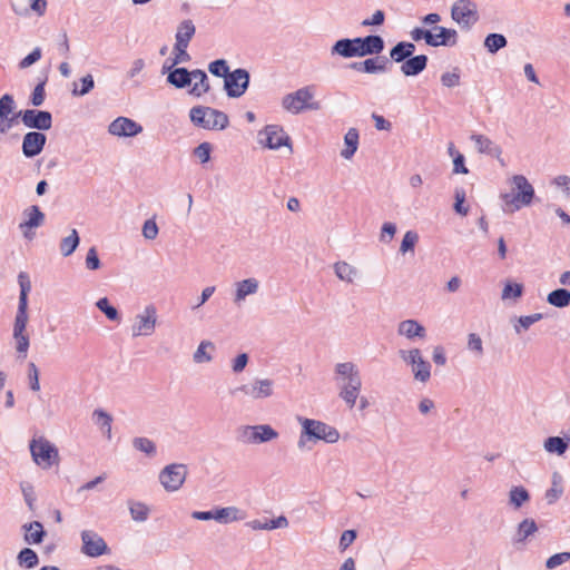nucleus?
<instances>
[{
	"instance_id": "1",
	"label": "nucleus",
	"mask_w": 570,
	"mask_h": 570,
	"mask_svg": "<svg viewBox=\"0 0 570 570\" xmlns=\"http://www.w3.org/2000/svg\"><path fill=\"white\" fill-rule=\"evenodd\" d=\"M297 420L302 426L297 442V446L301 450L306 446L307 442L316 443L318 441H324L326 443H336L340 440V432L337 429L325 422L302 416H298Z\"/></svg>"
},
{
	"instance_id": "2",
	"label": "nucleus",
	"mask_w": 570,
	"mask_h": 570,
	"mask_svg": "<svg viewBox=\"0 0 570 570\" xmlns=\"http://www.w3.org/2000/svg\"><path fill=\"white\" fill-rule=\"evenodd\" d=\"M190 121L207 130H223L229 125L228 116L212 107L195 106L189 110Z\"/></svg>"
},
{
	"instance_id": "3",
	"label": "nucleus",
	"mask_w": 570,
	"mask_h": 570,
	"mask_svg": "<svg viewBox=\"0 0 570 570\" xmlns=\"http://www.w3.org/2000/svg\"><path fill=\"white\" fill-rule=\"evenodd\" d=\"M314 95L313 86L302 87L285 95L282 98V107L293 115H298L304 110H318L321 104L314 100Z\"/></svg>"
},
{
	"instance_id": "4",
	"label": "nucleus",
	"mask_w": 570,
	"mask_h": 570,
	"mask_svg": "<svg viewBox=\"0 0 570 570\" xmlns=\"http://www.w3.org/2000/svg\"><path fill=\"white\" fill-rule=\"evenodd\" d=\"M512 193L503 194L502 199L512 210H519L522 206H529L534 198V188L525 176L514 175L511 178Z\"/></svg>"
},
{
	"instance_id": "5",
	"label": "nucleus",
	"mask_w": 570,
	"mask_h": 570,
	"mask_svg": "<svg viewBox=\"0 0 570 570\" xmlns=\"http://www.w3.org/2000/svg\"><path fill=\"white\" fill-rule=\"evenodd\" d=\"M29 449L32 460L42 469H49L59 461L58 449L43 436L32 439Z\"/></svg>"
},
{
	"instance_id": "6",
	"label": "nucleus",
	"mask_w": 570,
	"mask_h": 570,
	"mask_svg": "<svg viewBox=\"0 0 570 570\" xmlns=\"http://www.w3.org/2000/svg\"><path fill=\"white\" fill-rule=\"evenodd\" d=\"M236 438L244 444H258L277 439L278 433L268 424L242 425L237 429Z\"/></svg>"
},
{
	"instance_id": "7",
	"label": "nucleus",
	"mask_w": 570,
	"mask_h": 570,
	"mask_svg": "<svg viewBox=\"0 0 570 570\" xmlns=\"http://www.w3.org/2000/svg\"><path fill=\"white\" fill-rule=\"evenodd\" d=\"M451 18L461 29L470 30L480 19L478 4L473 0H456L451 8Z\"/></svg>"
},
{
	"instance_id": "8",
	"label": "nucleus",
	"mask_w": 570,
	"mask_h": 570,
	"mask_svg": "<svg viewBox=\"0 0 570 570\" xmlns=\"http://www.w3.org/2000/svg\"><path fill=\"white\" fill-rule=\"evenodd\" d=\"M399 355L404 363L411 365L415 381L426 383L430 380L431 364L423 358L419 348H412L409 351L400 350Z\"/></svg>"
},
{
	"instance_id": "9",
	"label": "nucleus",
	"mask_w": 570,
	"mask_h": 570,
	"mask_svg": "<svg viewBox=\"0 0 570 570\" xmlns=\"http://www.w3.org/2000/svg\"><path fill=\"white\" fill-rule=\"evenodd\" d=\"M188 468L184 463H171L163 468L158 479L167 492L178 491L186 481Z\"/></svg>"
},
{
	"instance_id": "10",
	"label": "nucleus",
	"mask_w": 570,
	"mask_h": 570,
	"mask_svg": "<svg viewBox=\"0 0 570 570\" xmlns=\"http://www.w3.org/2000/svg\"><path fill=\"white\" fill-rule=\"evenodd\" d=\"M18 283L20 286L19 305L14 320L13 332L18 334L24 332L28 323V294L31 291V282L26 272H20L18 275Z\"/></svg>"
},
{
	"instance_id": "11",
	"label": "nucleus",
	"mask_w": 570,
	"mask_h": 570,
	"mask_svg": "<svg viewBox=\"0 0 570 570\" xmlns=\"http://www.w3.org/2000/svg\"><path fill=\"white\" fill-rule=\"evenodd\" d=\"M274 393V381L271 379H255L247 384H243L229 391V394L236 396L243 394L253 400L267 399Z\"/></svg>"
},
{
	"instance_id": "12",
	"label": "nucleus",
	"mask_w": 570,
	"mask_h": 570,
	"mask_svg": "<svg viewBox=\"0 0 570 570\" xmlns=\"http://www.w3.org/2000/svg\"><path fill=\"white\" fill-rule=\"evenodd\" d=\"M157 324V309L150 304L142 312L138 313L131 324V336H150L155 332Z\"/></svg>"
},
{
	"instance_id": "13",
	"label": "nucleus",
	"mask_w": 570,
	"mask_h": 570,
	"mask_svg": "<svg viewBox=\"0 0 570 570\" xmlns=\"http://www.w3.org/2000/svg\"><path fill=\"white\" fill-rule=\"evenodd\" d=\"M250 76L246 69L237 68L224 79V89L229 98L242 97L249 87Z\"/></svg>"
},
{
	"instance_id": "14",
	"label": "nucleus",
	"mask_w": 570,
	"mask_h": 570,
	"mask_svg": "<svg viewBox=\"0 0 570 570\" xmlns=\"http://www.w3.org/2000/svg\"><path fill=\"white\" fill-rule=\"evenodd\" d=\"M81 552L89 558H98L110 552L105 539L94 530L81 531Z\"/></svg>"
},
{
	"instance_id": "15",
	"label": "nucleus",
	"mask_w": 570,
	"mask_h": 570,
	"mask_svg": "<svg viewBox=\"0 0 570 570\" xmlns=\"http://www.w3.org/2000/svg\"><path fill=\"white\" fill-rule=\"evenodd\" d=\"M22 124L35 131L49 130L52 127V115L47 110L26 109L17 114Z\"/></svg>"
},
{
	"instance_id": "16",
	"label": "nucleus",
	"mask_w": 570,
	"mask_h": 570,
	"mask_svg": "<svg viewBox=\"0 0 570 570\" xmlns=\"http://www.w3.org/2000/svg\"><path fill=\"white\" fill-rule=\"evenodd\" d=\"M289 137L278 125H267L258 132V142L268 149H278L289 146Z\"/></svg>"
},
{
	"instance_id": "17",
	"label": "nucleus",
	"mask_w": 570,
	"mask_h": 570,
	"mask_svg": "<svg viewBox=\"0 0 570 570\" xmlns=\"http://www.w3.org/2000/svg\"><path fill=\"white\" fill-rule=\"evenodd\" d=\"M108 132L116 137H135L142 132V127L127 117H118L108 126Z\"/></svg>"
},
{
	"instance_id": "18",
	"label": "nucleus",
	"mask_w": 570,
	"mask_h": 570,
	"mask_svg": "<svg viewBox=\"0 0 570 570\" xmlns=\"http://www.w3.org/2000/svg\"><path fill=\"white\" fill-rule=\"evenodd\" d=\"M357 57L380 55L385 47L384 40L379 35L354 38Z\"/></svg>"
},
{
	"instance_id": "19",
	"label": "nucleus",
	"mask_w": 570,
	"mask_h": 570,
	"mask_svg": "<svg viewBox=\"0 0 570 570\" xmlns=\"http://www.w3.org/2000/svg\"><path fill=\"white\" fill-rule=\"evenodd\" d=\"M374 58H368L364 61H355L348 65V67L355 71L364 73H382L386 72L389 59L385 56L375 55Z\"/></svg>"
},
{
	"instance_id": "20",
	"label": "nucleus",
	"mask_w": 570,
	"mask_h": 570,
	"mask_svg": "<svg viewBox=\"0 0 570 570\" xmlns=\"http://www.w3.org/2000/svg\"><path fill=\"white\" fill-rule=\"evenodd\" d=\"M47 137L40 131H29L22 139V154L27 158L38 156L45 148Z\"/></svg>"
},
{
	"instance_id": "21",
	"label": "nucleus",
	"mask_w": 570,
	"mask_h": 570,
	"mask_svg": "<svg viewBox=\"0 0 570 570\" xmlns=\"http://www.w3.org/2000/svg\"><path fill=\"white\" fill-rule=\"evenodd\" d=\"M338 396L344 401L346 406L352 410L358 399L362 389V379L351 382H341L337 384Z\"/></svg>"
},
{
	"instance_id": "22",
	"label": "nucleus",
	"mask_w": 570,
	"mask_h": 570,
	"mask_svg": "<svg viewBox=\"0 0 570 570\" xmlns=\"http://www.w3.org/2000/svg\"><path fill=\"white\" fill-rule=\"evenodd\" d=\"M235 292L233 302L235 305L239 306L247 296L255 295L259 288L258 279L254 277L245 278L243 281L235 283Z\"/></svg>"
},
{
	"instance_id": "23",
	"label": "nucleus",
	"mask_w": 570,
	"mask_h": 570,
	"mask_svg": "<svg viewBox=\"0 0 570 570\" xmlns=\"http://www.w3.org/2000/svg\"><path fill=\"white\" fill-rule=\"evenodd\" d=\"M334 374L336 384L361 379L360 370L353 362L337 363L334 367Z\"/></svg>"
},
{
	"instance_id": "24",
	"label": "nucleus",
	"mask_w": 570,
	"mask_h": 570,
	"mask_svg": "<svg viewBox=\"0 0 570 570\" xmlns=\"http://www.w3.org/2000/svg\"><path fill=\"white\" fill-rule=\"evenodd\" d=\"M397 334L405 336L407 340L425 338L426 330L415 320H405L399 323Z\"/></svg>"
},
{
	"instance_id": "25",
	"label": "nucleus",
	"mask_w": 570,
	"mask_h": 570,
	"mask_svg": "<svg viewBox=\"0 0 570 570\" xmlns=\"http://www.w3.org/2000/svg\"><path fill=\"white\" fill-rule=\"evenodd\" d=\"M428 61L429 59L425 55H412L401 65V72L405 77L417 76L426 68Z\"/></svg>"
},
{
	"instance_id": "26",
	"label": "nucleus",
	"mask_w": 570,
	"mask_h": 570,
	"mask_svg": "<svg viewBox=\"0 0 570 570\" xmlns=\"http://www.w3.org/2000/svg\"><path fill=\"white\" fill-rule=\"evenodd\" d=\"M471 140L474 141L475 148L480 154H487L500 158L502 149L495 145L489 137L481 134L471 135Z\"/></svg>"
},
{
	"instance_id": "27",
	"label": "nucleus",
	"mask_w": 570,
	"mask_h": 570,
	"mask_svg": "<svg viewBox=\"0 0 570 570\" xmlns=\"http://www.w3.org/2000/svg\"><path fill=\"white\" fill-rule=\"evenodd\" d=\"M434 42L430 43V47L439 46H454L458 39V32L455 29L445 28L442 26H434L433 28Z\"/></svg>"
},
{
	"instance_id": "28",
	"label": "nucleus",
	"mask_w": 570,
	"mask_h": 570,
	"mask_svg": "<svg viewBox=\"0 0 570 570\" xmlns=\"http://www.w3.org/2000/svg\"><path fill=\"white\" fill-rule=\"evenodd\" d=\"M166 80L170 86L177 89H184L191 85L193 75L187 68L177 67L175 70L168 72Z\"/></svg>"
},
{
	"instance_id": "29",
	"label": "nucleus",
	"mask_w": 570,
	"mask_h": 570,
	"mask_svg": "<svg viewBox=\"0 0 570 570\" xmlns=\"http://www.w3.org/2000/svg\"><path fill=\"white\" fill-rule=\"evenodd\" d=\"M22 530H24L23 540L28 544H40L46 537V531L40 521L24 523Z\"/></svg>"
},
{
	"instance_id": "30",
	"label": "nucleus",
	"mask_w": 570,
	"mask_h": 570,
	"mask_svg": "<svg viewBox=\"0 0 570 570\" xmlns=\"http://www.w3.org/2000/svg\"><path fill=\"white\" fill-rule=\"evenodd\" d=\"M333 269L336 277L347 284H353L360 276V271L345 261L336 262Z\"/></svg>"
},
{
	"instance_id": "31",
	"label": "nucleus",
	"mask_w": 570,
	"mask_h": 570,
	"mask_svg": "<svg viewBox=\"0 0 570 570\" xmlns=\"http://www.w3.org/2000/svg\"><path fill=\"white\" fill-rule=\"evenodd\" d=\"M246 517L245 512L237 507H225L215 509V521L222 524H228L235 521H242Z\"/></svg>"
},
{
	"instance_id": "32",
	"label": "nucleus",
	"mask_w": 570,
	"mask_h": 570,
	"mask_svg": "<svg viewBox=\"0 0 570 570\" xmlns=\"http://www.w3.org/2000/svg\"><path fill=\"white\" fill-rule=\"evenodd\" d=\"M194 86L189 90V94L195 97H202L210 90V83L207 73L202 69L191 70Z\"/></svg>"
},
{
	"instance_id": "33",
	"label": "nucleus",
	"mask_w": 570,
	"mask_h": 570,
	"mask_svg": "<svg viewBox=\"0 0 570 570\" xmlns=\"http://www.w3.org/2000/svg\"><path fill=\"white\" fill-rule=\"evenodd\" d=\"M415 52V45L409 41H400L390 50L392 61L403 63Z\"/></svg>"
},
{
	"instance_id": "34",
	"label": "nucleus",
	"mask_w": 570,
	"mask_h": 570,
	"mask_svg": "<svg viewBox=\"0 0 570 570\" xmlns=\"http://www.w3.org/2000/svg\"><path fill=\"white\" fill-rule=\"evenodd\" d=\"M354 39L343 38L337 40L331 48L332 56H341L343 58L357 57Z\"/></svg>"
},
{
	"instance_id": "35",
	"label": "nucleus",
	"mask_w": 570,
	"mask_h": 570,
	"mask_svg": "<svg viewBox=\"0 0 570 570\" xmlns=\"http://www.w3.org/2000/svg\"><path fill=\"white\" fill-rule=\"evenodd\" d=\"M195 32L196 28L194 22L190 19L183 20L177 27L175 45H178L179 47L183 45L188 46L189 41L195 36Z\"/></svg>"
},
{
	"instance_id": "36",
	"label": "nucleus",
	"mask_w": 570,
	"mask_h": 570,
	"mask_svg": "<svg viewBox=\"0 0 570 570\" xmlns=\"http://www.w3.org/2000/svg\"><path fill=\"white\" fill-rule=\"evenodd\" d=\"M28 219L20 223V229H32L41 226L45 222V214L40 210V208L36 205L30 206L23 213Z\"/></svg>"
},
{
	"instance_id": "37",
	"label": "nucleus",
	"mask_w": 570,
	"mask_h": 570,
	"mask_svg": "<svg viewBox=\"0 0 570 570\" xmlns=\"http://www.w3.org/2000/svg\"><path fill=\"white\" fill-rule=\"evenodd\" d=\"M538 531L537 523L533 519H524L518 524L515 535L513 538V542L524 543L525 540L533 535Z\"/></svg>"
},
{
	"instance_id": "38",
	"label": "nucleus",
	"mask_w": 570,
	"mask_h": 570,
	"mask_svg": "<svg viewBox=\"0 0 570 570\" xmlns=\"http://www.w3.org/2000/svg\"><path fill=\"white\" fill-rule=\"evenodd\" d=\"M80 244V237L77 229L72 228L70 234L63 237L59 243L60 254L63 257H68L73 254Z\"/></svg>"
},
{
	"instance_id": "39",
	"label": "nucleus",
	"mask_w": 570,
	"mask_h": 570,
	"mask_svg": "<svg viewBox=\"0 0 570 570\" xmlns=\"http://www.w3.org/2000/svg\"><path fill=\"white\" fill-rule=\"evenodd\" d=\"M530 501L529 491L522 487H512L509 491V504L514 509H520L524 503Z\"/></svg>"
},
{
	"instance_id": "40",
	"label": "nucleus",
	"mask_w": 570,
	"mask_h": 570,
	"mask_svg": "<svg viewBox=\"0 0 570 570\" xmlns=\"http://www.w3.org/2000/svg\"><path fill=\"white\" fill-rule=\"evenodd\" d=\"M345 148L341 151V156L345 159H351L358 147V131L355 128H350L344 137Z\"/></svg>"
},
{
	"instance_id": "41",
	"label": "nucleus",
	"mask_w": 570,
	"mask_h": 570,
	"mask_svg": "<svg viewBox=\"0 0 570 570\" xmlns=\"http://www.w3.org/2000/svg\"><path fill=\"white\" fill-rule=\"evenodd\" d=\"M547 302L558 308H564L570 305V292L566 288H557L547 296Z\"/></svg>"
},
{
	"instance_id": "42",
	"label": "nucleus",
	"mask_w": 570,
	"mask_h": 570,
	"mask_svg": "<svg viewBox=\"0 0 570 570\" xmlns=\"http://www.w3.org/2000/svg\"><path fill=\"white\" fill-rule=\"evenodd\" d=\"M542 317H543V315L541 313H534L531 315L513 317L511 320V322L514 323L513 327H514L515 333L520 334L522 332V330H524V331L528 330L531 325L541 321Z\"/></svg>"
},
{
	"instance_id": "43",
	"label": "nucleus",
	"mask_w": 570,
	"mask_h": 570,
	"mask_svg": "<svg viewBox=\"0 0 570 570\" xmlns=\"http://www.w3.org/2000/svg\"><path fill=\"white\" fill-rule=\"evenodd\" d=\"M543 448L548 453L562 455L568 449V442L560 436H549L544 440Z\"/></svg>"
},
{
	"instance_id": "44",
	"label": "nucleus",
	"mask_w": 570,
	"mask_h": 570,
	"mask_svg": "<svg viewBox=\"0 0 570 570\" xmlns=\"http://www.w3.org/2000/svg\"><path fill=\"white\" fill-rule=\"evenodd\" d=\"M508 40L502 33H489L484 39V47L490 53H495L507 47Z\"/></svg>"
},
{
	"instance_id": "45",
	"label": "nucleus",
	"mask_w": 570,
	"mask_h": 570,
	"mask_svg": "<svg viewBox=\"0 0 570 570\" xmlns=\"http://www.w3.org/2000/svg\"><path fill=\"white\" fill-rule=\"evenodd\" d=\"M17 561L19 566L26 567L27 569H32L38 566L39 558L38 554L31 548H23L19 551L17 556Z\"/></svg>"
},
{
	"instance_id": "46",
	"label": "nucleus",
	"mask_w": 570,
	"mask_h": 570,
	"mask_svg": "<svg viewBox=\"0 0 570 570\" xmlns=\"http://www.w3.org/2000/svg\"><path fill=\"white\" fill-rule=\"evenodd\" d=\"M129 511L132 520L144 522L148 519L149 508L147 504L138 501H128Z\"/></svg>"
},
{
	"instance_id": "47",
	"label": "nucleus",
	"mask_w": 570,
	"mask_h": 570,
	"mask_svg": "<svg viewBox=\"0 0 570 570\" xmlns=\"http://www.w3.org/2000/svg\"><path fill=\"white\" fill-rule=\"evenodd\" d=\"M210 348L212 351L215 350V345L210 341H203L198 345L197 350L195 351L193 355V360L197 364L202 363H209L213 360L212 354L207 353L206 350Z\"/></svg>"
},
{
	"instance_id": "48",
	"label": "nucleus",
	"mask_w": 570,
	"mask_h": 570,
	"mask_svg": "<svg viewBox=\"0 0 570 570\" xmlns=\"http://www.w3.org/2000/svg\"><path fill=\"white\" fill-rule=\"evenodd\" d=\"M562 492L561 476L554 472L552 476V487L546 492L548 503H554L561 497Z\"/></svg>"
},
{
	"instance_id": "49",
	"label": "nucleus",
	"mask_w": 570,
	"mask_h": 570,
	"mask_svg": "<svg viewBox=\"0 0 570 570\" xmlns=\"http://www.w3.org/2000/svg\"><path fill=\"white\" fill-rule=\"evenodd\" d=\"M132 446L140 452H144L148 456H154L156 454V445L155 443L147 438H135L132 440Z\"/></svg>"
},
{
	"instance_id": "50",
	"label": "nucleus",
	"mask_w": 570,
	"mask_h": 570,
	"mask_svg": "<svg viewBox=\"0 0 570 570\" xmlns=\"http://www.w3.org/2000/svg\"><path fill=\"white\" fill-rule=\"evenodd\" d=\"M97 308L110 321H119V313L116 307L110 305L107 297H101L96 303Z\"/></svg>"
},
{
	"instance_id": "51",
	"label": "nucleus",
	"mask_w": 570,
	"mask_h": 570,
	"mask_svg": "<svg viewBox=\"0 0 570 570\" xmlns=\"http://www.w3.org/2000/svg\"><path fill=\"white\" fill-rule=\"evenodd\" d=\"M208 71L215 77L224 78L229 75V66L225 59H217L208 65Z\"/></svg>"
},
{
	"instance_id": "52",
	"label": "nucleus",
	"mask_w": 570,
	"mask_h": 570,
	"mask_svg": "<svg viewBox=\"0 0 570 570\" xmlns=\"http://www.w3.org/2000/svg\"><path fill=\"white\" fill-rule=\"evenodd\" d=\"M417 240H419L417 233L414 230H407L403 236V239H402V243L400 246V252L402 254H405L407 252H413Z\"/></svg>"
},
{
	"instance_id": "53",
	"label": "nucleus",
	"mask_w": 570,
	"mask_h": 570,
	"mask_svg": "<svg viewBox=\"0 0 570 570\" xmlns=\"http://www.w3.org/2000/svg\"><path fill=\"white\" fill-rule=\"evenodd\" d=\"M92 416H94L96 423L101 426V429L107 430L108 438H110L112 417L104 410H95L92 413Z\"/></svg>"
},
{
	"instance_id": "54",
	"label": "nucleus",
	"mask_w": 570,
	"mask_h": 570,
	"mask_svg": "<svg viewBox=\"0 0 570 570\" xmlns=\"http://www.w3.org/2000/svg\"><path fill=\"white\" fill-rule=\"evenodd\" d=\"M523 285L520 283H507L502 289V299L519 298L522 296Z\"/></svg>"
},
{
	"instance_id": "55",
	"label": "nucleus",
	"mask_w": 570,
	"mask_h": 570,
	"mask_svg": "<svg viewBox=\"0 0 570 570\" xmlns=\"http://www.w3.org/2000/svg\"><path fill=\"white\" fill-rule=\"evenodd\" d=\"M410 36L413 41L419 42L421 40H424L428 46L434 42L433 32L432 30L423 29L420 27H415L411 32Z\"/></svg>"
},
{
	"instance_id": "56",
	"label": "nucleus",
	"mask_w": 570,
	"mask_h": 570,
	"mask_svg": "<svg viewBox=\"0 0 570 570\" xmlns=\"http://www.w3.org/2000/svg\"><path fill=\"white\" fill-rule=\"evenodd\" d=\"M454 210L455 213L466 216L469 213V207H465L463 204L465 202V190L463 188H455L454 191Z\"/></svg>"
},
{
	"instance_id": "57",
	"label": "nucleus",
	"mask_w": 570,
	"mask_h": 570,
	"mask_svg": "<svg viewBox=\"0 0 570 570\" xmlns=\"http://www.w3.org/2000/svg\"><path fill=\"white\" fill-rule=\"evenodd\" d=\"M570 560V551L560 552L551 556L546 561V568L549 570L556 569L557 567L568 562Z\"/></svg>"
},
{
	"instance_id": "58",
	"label": "nucleus",
	"mask_w": 570,
	"mask_h": 570,
	"mask_svg": "<svg viewBox=\"0 0 570 570\" xmlns=\"http://www.w3.org/2000/svg\"><path fill=\"white\" fill-rule=\"evenodd\" d=\"M45 86H46V79L40 81L35 87V89L31 94V97H30V102L32 106L39 107L43 104L45 98H46Z\"/></svg>"
},
{
	"instance_id": "59",
	"label": "nucleus",
	"mask_w": 570,
	"mask_h": 570,
	"mask_svg": "<svg viewBox=\"0 0 570 570\" xmlns=\"http://www.w3.org/2000/svg\"><path fill=\"white\" fill-rule=\"evenodd\" d=\"M81 88L77 89V87L73 88L72 95L73 96H85L89 94L94 87H95V80L91 75H87L80 79Z\"/></svg>"
},
{
	"instance_id": "60",
	"label": "nucleus",
	"mask_w": 570,
	"mask_h": 570,
	"mask_svg": "<svg viewBox=\"0 0 570 570\" xmlns=\"http://www.w3.org/2000/svg\"><path fill=\"white\" fill-rule=\"evenodd\" d=\"M13 337L16 340V348L17 352L24 358L27 356V352L29 348V336L24 334V332L18 334L13 332Z\"/></svg>"
},
{
	"instance_id": "61",
	"label": "nucleus",
	"mask_w": 570,
	"mask_h": 570,
	"mask_svg": "<svg viewBox=\"0 0 570 570\" xmlns=\"http://www.w3.org/2000/svg\"><path fill=\"white\" fill-rule=\"evenodd\" d=\"M28 380L30 389L38 392L40 390L39 371L33 362H30L28 365Z\"/></svg>"
},
{
	"instance_id": "62",
	"label": "nucleus",
	"mask_w": 570,
	"mask_h": 570,
	"mask_svg": "<svg viewBox=\"0 0 570 570\" xmlns=\"http://www.w3.org/2000/svg\"><path fill=\"white\" fill-rule=\"evenodd\" d=\"M212 153V145L207 141L202 142L194 149V155L200 160L202 164L209 161Z\"/></svg>"
},
{
	"instance_id": "63",
	"label": "nucleus",
	"mask_w": 570,
	"mask_h": 570,
	"mask_svg": "<svg viewBox=\"0 0 570 570\" xmlns=\"http://www.w3.org/2000/svg\"><path fill=\"white\" fill-rule=\"evenodd\" d=\"M100 259L98 257V253L96 247H90L86 255V267L89 271H97L100 268Z\"/></svg>"
},
{
	"instance_id": "64",
	"label": "nucleus",
	"mask_w": 570,
	"mask_h": 570,
	"mask_svg": "<svg viewBox=\"0 0 570 570\" xmlns=\"http://www.w3.org/2000/svg\"><path fill=\"white\" fill-rule=\"evenodd\" d=\"M158 226L154 218L147 219L142 226V235L148 240H154L158 235Z\"/></svg>"
}]
</instances>
